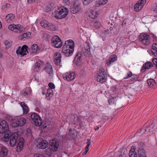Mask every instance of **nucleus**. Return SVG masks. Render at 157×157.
I'll list each match as a JSON object with an SVG mask.
<instances>
[{
	"mask_svg": "<svg viewBox=\"0 0 157 157\" xmlns=\"http://www.w3.org/2000/svg\"><path fill=\"white\" fill-rule=\"evenodd\" d=\"M107 0H100L99 1V4L100 5H103L107 3Z\"/></svg>",
	"mask_w": 157,
	"mask_h": 157,
	"instance_id": "obj_48",
	"label": "nucleus"
},
{
	"mask_svg": "<svg viewBox=\"0 0 157 157\" xmlns=\"http://www.w3.org/2000/svg\"><path fill=\"white\" fill-rule=\"evenodd\" d=\"M18 138V134L17 132L10 134V143L11 147H13L16 144Z\"/></svg>",
	"mask_w": 157,
	"mask_h": 157,
	"instance_id": "obj_7",
	"label": "nucleus"
},
{
	"mask_svg": "<svg viewBox=\"0 0 157 157\" xmlns=\"http://www.w3.org/2000/svg\"><path fill=\"white\" fill-rule=\"evenodd\" d=\"M109 29L110 31H112L113 29V27H110L109 28Z\"/></svg>",
	"mask_w": 157,
	"mask_h": 157,
	"instance_id": "obj_61",
	"label": "nucleus"
},
{
	"mask_svg": "<svg viewBox=\"0 0 157 157\" xmlns=\"http://www.w3.org/2000/svg\"><path fill=\"white\" fill-rule=\"evenodd\" d=\"M117 60L116 55H113L111 56L110 58L108 60L107 64L108 66H109L112 63H113Z\"/></svg>",
	"mask_w": 157,
	"mask_h": 157,
	"instance_id": "obj_24",
	"label": "nucleus"
},
{
	"mask_svg": "<svg viewBox=\"0 0 157 157\" xmlns=\"http://www.w3.org/2000/svg\"><path fill=\"white\" fill-rule=\"evenodd\" d=\"M82 51L85 56L89 57L91 56L90 47L89 45L87 44L84 47V48L82 49Z\"/></svg>",
	"mask_w": 157,
	"mask_h": 157,
	"instance_id": "obj_19",
	"label": "nucleus"
},
{
	"mask_svg": "<svg viewBox=\"0 0 157 157\" xmlns=\"http://www.w3.org/2000/svg\"><path fill=\"white\" fill-rule=\"evenodd\" d=\"M151 52L155 56H157V43L154 44L152 46Z\"/></svg>",
	"mask_w": 157,
	"mask_h": 157,
	"instance_id": "obj_30",
	"label": "nucleus"
},
{
	"mask_svg": "<svg viewBox=\"0 0 157 157\" xmlns=\"http://www.w3.org/2000/svg\"><path fill=\"white\" fill-rule=\"evenodd\" d=\"M152 62L153 64L155 65V67L156 68H157V58H155L153 59Z\"/></svg>",
	"mask_w": 157,
	"mask_h": 157,
	"instance_id": "obj_52",
	"label": "nucleus"
},
{
	"mask_svg": "<svg viewBox=\"0 0 157 157\" xmlns=\"http://www.w3.org/2000/svg\"><path fill=\"white\" fill-rule=\"evenodd\" d=\"M153 66V64L151 62H147L143 65L142 68L144 67V69L142 68V71H144L146 69H149Z\"/></svg>",
	"mask_w": 157,
	"mask_h": 157,
	"instance_id": "obj_27",
	"label": "nucleus"
},
{
	"mask_svg": "<svg viewBox=\"0 0 157 157\" xmlns=\"http://www.w3.org/2000/svg\"><path fill=\"white\" fill-rule=\"evenodd\" d=\"M98 75H107L105 70L103 68H101L99 71Z\"/></svg>",
	"mask_w": 157,
	"mask_h": 157,
	"instance_id": "obj_40",
	"label": "nucleus"
},
{
	"mask_svg": "<svg viewBox=\"0 0 157 157\" xmlns=\"http://www.w3.org/2000/svg\"><path fill=\"white\" fill-rule=\"evenodd\" d=\"M67 47H65H65H63L62 52L63 55L68 57L71 55L73 52L74 49L73 48H71V49L68 50L67 49Z\"/></svg>",
	"mask_w": 157,
	"mask_h": 157,
	"instance_id": "obj_15",
	"label": "nucleus"
},
{
	"mask_svg": "<svg viewBox=\"0 0 157 157\" xmlns=\"http://www.w3.org/2000/svg\"><path fill=\"white\" fill-rule=\"evenodd\" d=\"M132 75V72L130 71H129L127 73L125 77H124V79H126L131 77Z\"/></svg>",
	"mask_w": 157,
	"mask_h": 157,
	"instance_id": "obj_47",
	"label": "nucleus"
},
{
	"mask_svg": "<svg viewBox=\"0 0 157 157\" xmlns=\"http://www.w3.org/2000/svg\"><path fill=\"white\" fill-rule=\"evenodd\" d=\"M10 7V4L9 3H7L5 5H3L2 6V10L3 12H6L8 9Z\"/></svg>",
	"mask_w": 157,
	"mask_h": 157,
	"instance_id": "obj_41",
	"label": "nucleus"
},
{
	"mask_svg": "<svg viewBox=\"0 0 157 157\" xmlns=\"http://www.w3.org/2000/svg\"><path fill=\"white\" fill-rule=\"evenodd\" d=\"M81 4L76 2L74 3L73 6L71 8V12L73 14L81 12Z\"/></svg>",
	"mask_w": 157,
	"mask_h": 157,
	"instance_id": "obj_11",
	"label": "nucleus"
},
{
	"mask_svg": "<svg viewBox=\"0 0 157 157\" xmlns=\"http://www.w3.org/2000/svg\"><path fill=\"white\" fill-rule=\"evenodd\" d=\"M63 77L64 80L68 81H70L74 80L75 78V75L74 72L70 73H67L63 75Z\"/></svg>",
	"mask_w": 157,
	"mask_h": 157,
	"instance_id": "obj_14",
	"label": "nucleus"
},
{
	"mask_svg": "<svg viewBox=\"0 0 157 157\" xmlns=\"http://www.w3.org/2000/svg\"><path fill=\"white\" fill-rule=\"evenodd\" d=\"M138 151L139 152V151L140 150H144V151H145L144 148V144L143 143L141 142H140L139 144H138Z\"/></svg>",
	"mask_w": 157,
	"mask_h": 157,
	"instance_id": "obj_44",
	"label": "nucleus"
},
{
	"mask_svg": "<svg viewBox=\"0 0 157 157\" xmlns=\"http://www.w3.org/2000/svg\"><path fill=\"white\" fill-rule=\"evenodd\" d=\"M146 2V0H140L135 5L134 9L135 11H140L143 7Z\"/></svg>",
	"mask_w": 157,
	"mask_h": 157,
	"instance_id": "obj_12",
	"label": "nucleus"
},
{
	"mask_svg": "<svg viewBox=\"0 0 157 157\" xmlns=\"http://www.w3.org/2000/svg\"><path fill=\"white\" fill-rule=\"evenodd\" d=\"M139 39L144 45H148L150 44V36L147 34L144 33H141Z\"/></svg>",
	"mask_w": 157,
	"mask_h": 157,
	"instance_id": "obj_5",
	"label": "nucleus"
},
{
	"mask_svg": "<svg viewBox=\"0 0 157 157\" xmlns=\"http://www.w3.org/2000/svg\"><path fill=\"white\" fill-rule=\"evenodd\" d=\"M28 48V47L26 45H23L22 47H19L16 51L17 54L20 55L22 56L26 55L27 53H29L27 49Z\"/></svg>",
	"mask_w": 157,
	"mask_h": 157,
	"instance_id": "obj_8",
	"label": "nucleus"
},
{
	"mask_svg": "<svg viewBox=\"0 0 157 157\" xmlns=\"http://www.w3.org/2000/svg\"><path fill=\"white\" fill-rule=\"evenodd\" d=\"M147 83L150 87H153V86H155L156 85V82L152 78L148 79L147 80Z\"/></svg>",
	"mask_w": 157,
	"mask_h": 157,
	"instance_id": "obj_32",
	"label": "nucleus"
},
{
	"mask_svg": "<svg viewBox=\"0 0 157 157\" xmlns=\"http://www.w3.org/2000/svg\"><path fill=\"white\" fill-rule=\"evenodd\" d=\"M26 123L25 119L23 117L17 118L13 120L12 122V126L14 127H17L18 126H22L24 125Z\"/></svg>",
	"mask_w": 157,
	"mask_h": 157,
	"instance_id": "obj_4",
	"label": "nucleus"
},
{
	"mask_svg": "<svg viewBox=\"0 0 157 157\" xmlns=\"http://www.w3.org/2000/svg\"><path fill=\"white\" fill-rule=\"evenodd\" d=\"M24 140L22 137H19L17 140V148L18 151H21L22 149L24 146Z\"/></svg>",
	"mask_w": 157,
	"mask_h": 157,
	"instance_id": "obj_16",
	"label": "nucleus"
},
{
	"mask_svg": "<svg viewBox=\"0 0 157 157\" xmlns=\"http://www.w3.org/2000/svg\"><path fill=\"white\" fill-rule=\"evenodd\" d=\"M46 72L49 74L52 73L53 69L51 66L49 65L47 66L45 68Z\"/></svg>",
	"mask_w": 157,
	"mask_h": 157,
	"instance_id": "obj_38",
	"label": "nucleus"
},
{
	"mask_svg": "<svg viewBox=\"0 0 157 157\" xmlns=\"http://www.w3.org/2000/svg\"><path fill=\"white\" fill-rule=\"evenodd\" d=\"M68 12V10L67 8L64 7H61L57 11L54 12V17L57 19H62L66 17Z\"/></svg>",
	"mask_w": 157,
	"mask_h": 157,
	"instance_id": "obj_1",
	"label": "nucleus"
},
{
	"mask_svg": "<svg viewBox=\"0 0 157 157\" xmlns=\"http://www.w3.org/2000/svg\"><path fill=\"white\" fill-rule=\"evenodd\" d=\"M139 77L137 75H134L131 78V80L132 82H135L138 80Z\"/></svg>",
	"mask_w": 157,
	"mask_h": 157,
	"instance_id": "obj_49",
	"label": "nucleus"
},
{
	"mask_svg": "<svg viewBox=\"0 0 157 157\" xmlns=\"http://www.w3.org/2000/svg\"><path fill=\"white\" fill-rule=\"evenodd\" d=\"M10 135L9 134H5L3 138V141L7 142L10 140Z\"/></svg>",
	"mask_w": 157,
	"mask_h": 157,
	"instance_id": "obj_42",
	"label": "nucleus"
},
{
	"mask_svg": "<svg viewBox=\"0 0 157 157\" xmlns=\"http://www.w3.org/2000/svg\"><path fill=\"white\" fill-rule=\"evenodd\" d=\"M31 33L29 32H27L24 33L21 35V37L23 38H28L30 37L31 36Z\"/></svg>",
	"mask_w": 157,
	"mask_h": 157,
	"instance_id": "obj_46",
	"label": "nucleus"
},
{
	"mask_svg": "<svg viewBox=\"0 0 157 157\" xmlns=\"http://www.w3.org/2000/svg\"><path fill=\"white\" fill-rule=\"evenodd\" d=\"M69 133L70 136H74L75 135L73 132V131L71 130V129H70L69 131Z\"/></svg>",
	"mask_w": 157,
	"mask_h": 157,
	"instance_id": "obj_55",
	"label": "nucleus"
},
{
	"mask_svg": "<svg viewBox=\"0 0 157 157\" xmlns=\"http://www.w3.org/2000/svg\"><path fill=\"white\" fill-rule=\"evenodd\" d=\"M2 56V54L0 52V58H1Z\"/></svg>",
	"mask_w": 157,
	"mask_h": 157,
	"instance_id": "obj_62",
	"label": "nucleus"
},
{
	"mask_svg": "<svg viewBox=\"0 0 157 157\" xmlns=\"http://www.w3.org/2000/svg\"><path fill=\"white\" fill-rule=\"evenodd\" d=\"M73 117L74 118V120L73 121H72V122L77 125H80L81 123V120L80 118L78 117L75 118L74 116H73Z\"/></svg>",
	"mask_w": 157,
	"mask_h": 157,
	"instance_id": "obj_31",
	"label": "nucleus"
},
{
	"mask_svg": "<svg viewBox=\"0 0 157 157\" xmlns=\"http://www.w3.org/2000/svg\"><path fill=\"white\" fill-rule=\"evenodd\" d=\"M82 55L81 52H79L77 53L75 56L73 63L76 66H79L81 64L82 59Z\"/></svg>",
	"mask_w": 157,
	"mask_h": 157,
	"instance_id": "obj_13",
	"label": "nucleus"
},
{
	"mask_svg": "<svg viewBox=\"0 0 157 157\" xmlns=\"http://www.w3.org/2000/svg\"><path fill=\"white\" fill-rule=\"evenodd\" d=\"M14 18L15 16L14 15L10 13L6 15L5 17V20L7 22L10 23Z\"/></svg>",
	"mask_w": 157,
	"mask_h": 157,
	"instance_id": "obj_25",
	"label": "nucleus"
},
{
	"mask_svg": "<svg viewBox=\"0 0 157 157\" xmlns=\"http://www.w3.org/2000/svg\"><path fill=\"white\" fill-rule=\"evenodd\" d=\"M50 89H49L48 90H47V93L46 94V96L49 97L50 96V95L51 94V92H49V91L50 90Z\"/></svg>",
	"mask_w": 157,
	"mask_h": 157,
	"instance_id": "obj_58",
	"label": "nucleus"
},
{
	"mask_svg": "<svg viewBox=\"0 0 157 157\" xmlns=\"http://www.w3.org/2000/svg\"><path fill=\"white\" fill-rule=\"evenodd\" d=\"M33 157H44V156L41 154H39L34 155Z\"/></svg>",
	"mask_w": 157,
	"mask_h": 157,
	"instance_id": "obj_56",
	"label": "nucleus"
},
{
	"mask_svg": "<svg viewBox=\"0 0 157 157\" xmlns=\"http://www.w3.org/2000/svg\"><path fill=\"white\" fill-rule=\"evenodd\" d=\"M38 49V46L36 44H34L31 47V52H30V54L35 53L36 52Z\"/></svg>",
	"mask_w": 157,
	"mask_h": 157,
	"instance_id": "obj_34",
	"label": "nucleus"
},
{
	"mask_svg": "<svg viewBox=\"0 0 157 157\" xmlns=\"http://www.w3.org/2000/svg\"><path fill=\"white\" fill-rule=\"evenodd\" d=\"M11 42L10 41L5 40L4 42V44L7 48H9L11 46Z\"/></svg>",
	"mask_w": 157,
	"mask_h": 157,
	"instance_id": "obj_45",
	"label": "nucleus"
},
{
	"mask_svg": "<svg viewBox=\"0 0 157 157\" xmlns=\"http://www.w3.org/2000/svg\"><path fill=\"white\" fill-rule=\"evenodd\" d=\"M118 98V96H116L115 97H111L108 100V101L110 105L114 104L115 102L117 101V99Z\"/></svg>",
	"mask_w": 157,
	"mask_h": 157,
	"instance_id": "obj_36",
	"label": "nucleus"
},
{
	"mask_svg": "<svg viewBox=\"0 0 157 157\" xmlns=\"http://www.w3.org/2000/svg\"><path fill=\"white\" fill-rule=\"evenodd\" d=\"M152 9L155 12L157 13V4L153 6Z\"/></svg>",
	"mask_w": 157,
	"mask_h": 157,
	"instance_id": "obj_54",
	"label": "nucleus"
},
{
	"mask_svg": "<svg viewBox=\"0 0 157 157\" xmlns=\"http://www.w3.org/2000/svg\"><path fill=\"white\" fill-rule=\"evenodd\" d=\"M8 28L10 30L17 33H21L24 30L23 26L20 24H12L9 25Z\"/></svg>",
	"mask_w": 157,
	"mask_h": 157,
	"instance_id": "obj_2",
	"label": "nucleus"
},
{
	"mask_svg": "<svg viewBox=\"0 0 157 157\" xmlns=\"http://www.w3.org/2000/svg\"><path fill=\"white\" fill-rule=\"evenodd\" d=\"M59 145V143L57 141L53 140L50 143L49 147L52 151H55L57 150Z\"/></svg>",
	"mask_w": 157,
	"mask_h": 157,
	"instance_id": "obj_17",
	"label": "nucleus"
},
{
	"mask_svg": "<svg viewBox=\"0 0 157 157\" xmlns=\"http://www.w3.org/2000/svg\"><path fill=\"white\" fill-rule=\"evenodd\" d=\"M9 129L8 123L5 120L2 121L0 123V133H3Z\"/></svg>",
	"mask_w": 157,
	"mask_h": 157,
	"instance_id": "obj_10",
	"label": "nucleus"
},
{
	"mask_svg": "<svg viewBox=\"0 0 157 157\" xmlns=\"http://www.w3.org/2000/svg\"><path fill=\"white\" fill-rule=\"evenodd\" d=\"M48 86L51 89H54L55 86L54 84L52 82H50L48 84Z\"/></svg>",
	"mask_w": 157,
	"mask_h": 157,
	"instance_id": "obj_51",
	"label": "nucleus"
},
{
	"mask_svg": "<svg viewBox=\"0 0 157 157\" xmlns=\"http://www.w3.org/2000/svg\"><path fill=\"white\" fill-rule=\"evenodd\" d=\"M35 0H28V2L29 3H31L32 2H34Z\"/></svg>",
	"mask_w": 157,
	"mask_h": 157,
	"instance_id": "obj_60",
	"label": "nucleus"
},
{
	"mask_svg": "<svg viewBox=\"0 0 157 157\" xmlns=\"http://www.w3.org/2000/svg\"><path fill=\"white\" fill-rule=\"evenodd\" d=\"M98 15V13L95 11H92L89 14V16L90 17L94 19L97 17Z\"/></svg>",
	"mask_w": 157,
	"mask_h": 157,
	"instance_id": "obj_35",
	"label": "nucleus"
},
{
	"mask_svg": "<svg viewBox=\"0 0 157 157\" xmlns=\"http://www.w3.org/2000/svg\"><path fill=\"white\" fill-rule=\"evenodd\" d=\"M136 148V147L134 146L131 147V149L130 150L128 154L129 157H137V153L135 151Z\"/></svg>",
	"mask_w": 157,
	"mask_h": 157,
	"instance_id": "obj_22",
	"label": "nucleus"
},
{
	"mask_svg": "<svg viewBox=\"0 0 157 157\" xmlns=\"http://www.w3.org/2000/svg\"><path fill=\"white\" fill-rule=\"evenodd\" d=\"M107 75L104 76L100 75H98L97 80L101 83H103L106 81L107 78Z\"/></svg>",
	"mask_w": 157,
	"mask_h": 157,
	"instance_id": "obj_29",
	"label": "nucleus"
},
{
	"mask_svg": "<svg viewBox=\"0 0 157 157\" xmlns=\"http://www.w3.org/2000/svg\"><path fill=\"white\" fill-rule=\"evenodd\" d=\"M21 105L23 109V114H27L29 110V109L27 105L25 103L23 102H21Z\"/></svg>",
	"mask_w": 157,
	"mask_h": 157,
	"instance_id": "obj_28",
	"label": "nucleus"
},
{
	"mask_svg": "<svg viewBox=\"0 0 157 157\" xmlns=\"http://www.w3.org/2000/svg\"><path fill=\"white\" fill-rule=\"evenodd\" d=\"M117 88L115 86H114L112 87V90L114 92H116V91Z\"/></svg>",
	"mask_w": 157,
	"mask_h": 157,
	"instance_id": "obj_59",
	"label": "nucleus"
},
{
	"mask_svg": "<svg viewBox=\"0 0 157 157\" xmlns=\"http://www.w3.org/2000/svg\"><path fill=\"white\" fill-rule=\"evenodd\" d=\"M91 25L93 26L96 29H98L100 28L101 24L99 21H97L96 20H94L92 21L91 23Z\"/></svg>",
	"mask_w": 157,
	"mask_h": 157,
	"instance_id": "obj_33",
	"label": "nucleus"
},
{
	"mask_svg": "<svg viewBox=\"0 0 157 157\" xmlns=\"http://www.w3.org/2000/svg\"><path fill=\"white\" fill-rule=\"evenodd\" d=\"M51 41L53 46L55 48H60L63 45L60 38L58 36H54L52 39Z\"/></svg>",
	"mask_w": 157,
	"mask_h": 157,
	"instance_id": "obj_6",
	"label": "nucleus"
},
{
	"mask_svg": "<svg viewBox=\"0 0 157 157\" xmlns=\"http://www.w3.org/2000/svg\"><path fill=\"white\" fill-rule=\"evenodd\" d=\"M113 118V117H111V118H107V119L108 120H111Z\"/></svg>",
	"mask_w": 157,
	"mask_h": 157,
	"instance_id": "obj_63",
	"label": "nucleus"
},
{
	"mask_svg": "<svg viewBox=\"0 0 157 157\" xmlns=\"http://www.w3.org/2000/svg\"><path fill=\"white\" fill-rule=\"evenodd\" d=\"M63 2L66 5H69L70 4L69 0H63Z\"/></svg>",
	"mask_w": 157,
	"mask_h": 157,
	"instance_id": "obj_53",
	"label": "nucleus"
},
{
	"mask_svg": "<svg viewBox=\"0 0 157 157\" xmlns=\"http://www.w3.org/2000/svg\"><path fill=\"white\" fill-rule=\"evenodd\" d=\"M48 146V143L45 140H40V142L38 143L37 145L38 147L40 149H44L46 148Z\"/></svg>",
	"mask_w": 157,
	"mask_h": 157,
	"instance_id": "obj_18",
	"label": "nucleus"
},
{
	"mask_svg": "<svg viewBox=\"0 0 157 157\" xmlns=\"http://www.w3.org/2000/svg\"><path fill=\"white\" fill-rule=\"evenodd\" d=\"M87 142H86L87 145L85 148V151L83 153L84 155L86 154L89 150V147L90 145L91 142L90 139L87 140Z\"/></svg>",
	"mask_w": 157,
	"mask_h": 157,
	"instance_id": "obj_39",
	"label": "nucleus"
},
{
	"mask_svg": "<svg viewBox=\"0 0 157 157\" xmlns=\"http://www.w3.org/2000/svg\"><path fill=\"white\" fill-rule=\"evenodd\" d=\"M65 47H67L68 46V47H69V48H74V43L72 40H69L65 41L63 47H65Z\"/></svg>",
	"mask_w": 157,
	"mask_h": 157,
	"instance_id": "obj_23",
	"label": "nucleus"
},
{
	"mask_svg": "<svg viewBox=\"0 0 157 157\" xmlns=\"http://www.w3.org/2000/svg\"><path fill=\"white\" fill-rule=\"evenodd\" d=\"M123 151H124L123 152V155L124 156V155H126V154H127L128 153V151L126 149H124Z\"/></svg>",
	"mask_w": 157,
	"mask_h": 157,
	"instance_id": "obj_57",
	"label": "nucleus"
},
{
	"mask_svg": "<svg viewBox=\"0 0 157 157\" xmlns=\"http://www.w3.org/2000/svg\"><path fill=\"white\" fill-rule=\"evenodd\" d=\"M8 152V149L6 147L2 146L1 148L0 155L2 157H5L7 155Z\"/></svg>",
	"mask_w": 157,
	"mask_h": 157,
	"instance_id": "obj_21",
	"label": "nucleus"
},
{
	"mask_svg": "<svg viewBox=\"0 0 157 157\" xmlns=\"http://www.w3.org/2000/svg\"><path fill=\"white\" fill-rule=\"evenodd\" d=\"M99 129V127H97V128H95V130H98Z\"/></svg>",
	"mask_w": 157,
	"mask_h": 157,
	"instance_id": "obj_64",
	"label": "nucleus"
},
{
	"mask_svg": "<svg viewBox=\"0 0 157 157\" xmlns=\"http://www.w3.org/2000/svg\"><path fill=\"white\" fill-rule=\"evenodd\" d=\"M41 26L44 28L51 31L56 30V27L52 23H49L46 21H41L40 22Z\"/></svg>",
	"mask_w": 157,
	"mask_h": 157,
	"instance_id": "obj_9",
	"label": "nucleus"
},
{
	"mask_svg": "<svg viewBox=\"0 0 157 157\" xmlns=\"http://www.w3.org/2000/svg\"><path fill=\"white\" fill-rule=\"evenodd\" d=\"M61 56L59 52H56L54 54V63L57 65H60L61 61Z\"/></svg>",
	"mask_w": 157,
	"mask_h": 157,
	"instance_id": "obj_20",
	"label": "nucleus"
},
{
	"mask_svg": "<svg viewBox=\"0 0 157 157\" xmlns=\"http://www.w3.org/2000/svg\"><path fill=\"white\" fill-rule=\"evenodd\" d=\"M41 64L38 63V62H36L33 67V68L34 71H35L38 72L39 71L40 69V67Z\"/></svg>",
	"mask_w": 157,
	"mask_h": 157,
	"instance_id": "obj_37",
	"label": "nucleus"
},
{
	"mask_svg": "<svg viewBox=\"0 0 157 157\" xmlns=\"http://www.w3.org/2000/svg\"><path fill=\"white\" fill-rule=\"evenodd\" d=\"M153 124H151L149 126L147 127L146 128H142L140 129V132H142V134L143 133H144V131L146 132L147 131H148V132H152L153 131V129H151L150 128L151 127H152L153 126ZM137 133H140V132L138 131L137 132Z\"/></svg>",
	"mask_w": 157,
	"mask_h": 157,
	"instance_id": "obj_26",
	"label": "nucleus"
},
{
	"mask_svg": "<svg viewBox=\"0 0 157 157\" xmlns=\"http://www.w3.org/2000/svg\"><path fill=\"white\" fill-rule=\"evenodd\" d=\"M139 157H147L145 151L142 150H140L139 151Z\"/></svg>",
	"mask_w": 157,
	"mask_h": 157,
	"instance_id": "obj_43",
	"label": "nucleus"
},
{
	"mask_svg": "<svg viewBox=\"0 0 157 157\" xmlns=\"http://www.w3.org/2000/svg\"><path fill=\"white\" fill-rule=\"evenodd\" d=\"M6 119L12 122L13 121V120L12 117L11 116L9 115H7L6 117Z\"/></svg>",
	"mask_w": 157,
	"mask_h": 157,
	"instance_id": "obj_50",
	"label": "nucleus"
},
{
	"mask_svg": "<svg viewBox=\"0 0 157 157\" xmlns=\"http://www.w3.org/2000/svg\"><path fill=\"white\" fill-rule=\"evenodd\" d=\"M32 121V123L37 126H40L42 124V120L38 114L36 113H33L30 116Z\"/></svg>",
	"mask_w": 157,
	"mask_h": 157,
	"instance_id": "obj_3",
	"label": "nucleus"
}]
</instances>
